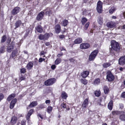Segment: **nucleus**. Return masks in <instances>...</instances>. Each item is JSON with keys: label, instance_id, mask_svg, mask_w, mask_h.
<instances>
[{"label": "nucleus", "instance_id": "f257e3e1", "mask_svg": "<svg viewBox=\"0 0 125 125\" xmlns=\"http://www.w3.org/2000/svg\"><path fill=\"white\" fill-rule=\"evenodd\" d=\"M111 45V47H110V51L111 53H113L114 52V50L118 51L120 50V47L119 44L115 41H112Z\"/></svg>", "mask_w": 125, "mask_h": 125}, {"label": "nucleus", "instance_id": "f03ea898", "mask_svg": "<svg viewBox=\"0 0 125 125\" xmlns=\"http://www.w3.org/2000/svg\"><path fill=\"white\" fill-rule=\"evenodd\" d=\"M97 50H96L93 51L90 55L89 57V60L90 61L94 60L98 53Z\"/></svg>", "mask_w": 125, "mask_h": 125}, {"label": "nucleus", "instance_id": "7ed1b4c3", "mask_svg": "<svg viewBox=\"0 0 125 125\" xmlns=\"http://www.w3.org/2000/svg\"><path fill=\"white\" fill-rule=\"evenodd\" d=\"M107 79L108 81L110 82L113 80L114 79V77L111 73V72L108 71L107 73Z\"/></svg>", "mask_w": 125, "mask_h": 125}, {"label": "nucleus", "instance_id": "20e7f679", "mask_svg": "<svg viewBox=\"0 0 125 125\" xmlns=\"http://www.w3.org/2000/svg\"><path fill=\"white\" fill-rule=\"evenodd\" d=\"M55 82V78L49 79L45 82V85L46 86L51 85L54 83Z\"/></svg>", "mask_w": 125, "mask_h": 125}, {"label": "nucleus", "instance_id": "39448f33", "mask_svg": "<svg viewBox=\"0 0 125 125\" xmlns=\"http://www.w3.org/2000/svg\"><path fill=\"white\" fill-rule=\"evenodd\" d=\"M97 10L98 12L100 13H101L102 11V3L100 0L97 3Z\"/></svg>", "mask_w": 125, "mask_h": 125}, {"label": "nucleus", "instance_id": "423d86ee", "mask_svg": "<svg viewBox=\"0 0 125 125\" xmlns=\"http://www.w3.org/2000/svg\"><path fill=\"white\" fill-rule=\"evenodd\" d=\"M50 36V34L49 33H47L44 35L41 34L39 36V38L41 40H47Z\"/></svg>", "mask_w": 125, "mask_h": 125}, {"label": "nucleus", "instance_id": "0eeeda50", "mask_svg": "<svg viewBox=\"0 0 125 125\" xmlns=\"http://www.w3.org/2000/svg\"><path fill=\"white\" fill-rule=\"evenodd\" d=\"M90 47L89 44L87 43H82L80 45V48L81 49H86Z\"/></svg>", "mask_w": 125, "mask_h": 125}, {"label": "nucleus", "instance_id": "6e6552de", "mask_svg": "<svg viewBox=\"0 0 125 125\" xmlns=\"http://www.w3.org/2000/svg\"><path fill=\"white\" fill-rule=\"evenodd\" d=\"M20 9V8L19 7H15L11 11V14L13 15H16L19 12Z\"/></svg>", "mask_w": 125, "mask_h": 125}, {"label": "nucleus", "instance_id": "1a4fd4ad", "mask_svg": "<svg viewBox=\"0 0 125 125\" xmlns=\"http://www.w3.org/2000/svg\"><path fill=\"white\" fill-rule=\"evenodd\" d=\"M14 48V44L12 43L11 44L8 45L7 49V51L8 52H10Z\"/></svg>", "mask_w": 125, "mask_h": 125}, {"label": "nucleus", "instance_id": "9d476101", "mask_svg": "<svg viewBox=\"0 0 125 125\" xmlns=\"http://www.w3.org/2000/svg\"><path fill=\"white\" fill-rule=\"evenodd\" d=\"M116 25L115 23L113 21H111L108 22L107 24V27L109 28H112L114 27Z\"/></svg>", "mask_w": 125, "mask_h": 125}, {"label": "nucleus", "instance_id": "9b49d317", "mask_svg": "<svg viewBox=\"0 0 125 125\" xmlns=\"http://www.w3.org/2000/svg\"><path fill=\"white\" fill-rule=\"evenodd\" d=\"M119 63L121 65H123L125 63V55L120 58L119 60Z\"/></svg>", "mask_w": 125, "mask_h": 125}, {"label": "nucleus", "instance_id": "f8f14e48", "mask_svg": "<svg viewBox=\"0 0 125 125\" xmlns=\"http://www.w3.org/2000/svg\"><path fill=\"white\" fill-rule=\"evenodd\" d=\"M54 28L56 33H60L61 31V27L60 25H56L55 26Z\"/></svg>", "mask_w": 125, "mask_h": 125}, {"label": "nucleus", "instance_id": "ddd939ff", "mask_svg": "<svg viewBox=\"0 0 125 125\" xmlns=\"http://www.w3.org/2000/svg\"><path fill=\"white\" fill-rule=\"evenodd\" d=\"M44 14V12L43 11H41L37 15V19L38 21H40L42 19L43 16Z\"/></svg>", "mask_w": 125, "mask_h": 125}, {"label": "nucleus", "instance_id": "4468645a", "mask_svg": "<svg viewBox=\"0 0 125 125\" xmlns=\"http://www.w3.org/2000/svg\"><path fill=\"white\" fill-rule=\"evenodd\" d=\"M88 99L87 98L84 100L82 105V106L83 108H86L88 106Z\"/></svg>", "mask_w": 125, "mask_h": 125}, {"label": "nucleus", "instance_id": "2eb2a0df", "mask_svg": "<svg viewBox=\"0 0 125 125\" xmlns=\"http://www.w3.org/2000/svg\"><path fill=\"white\" fill-rule=\"evenodd\" d=\"M17 101V99L15 98L11 101L10 106V108L12 109L13 108Z\"/></svg>", "mask_w": 125, "mask_h": 125}, {"label": "nucleus", "instance_id": "dca6fc26", "mask_svg": "<svg viewBox=\"0 0 125 125\" xmlns=\"http://www.w3.org/2000/svg\"><path fill=\"white\" fill-rule=\"evenodd\" d=\"M17 120V118L15 116H13L12 118L10 121V123L12 125H13L16 123Z\"/></svg>", "mask_w": 125, "mask_h": 125}, {"label": "nucleus", "instance_id": "f3484780", "mask_svg": "<svg viewBox=\"0 0 125 125\" xmlns=\"http://www.w3.org/2000/svg\"><path fill=\"white\" fill-rule=\"evenodd\" d=\"M46 11L45 14H46L48 15V16H50L52 14V8H48L45 10Z\"/></svg>", "mask_w": 125, "mask_h": 125}, {"label": "nucleus", "instance_id": "a211bd4d", "mask_svg": "<svg viewBox=\"0 0 125 125\" xmlns=\"http://www.w3.org/2000/svg\"><path fill=\"white\" fill-rule=\"evenodd\" d=\"M89 72L88 71L83 72L81 73V76L83 78H85L89 74Z\"/></svg>", "mask_w": 125, "mask_h": 125}, {"label": "nucleus", "instance_id": "6ab92c4d", "mask_svg": "<svg viewBox=\"0 0 125 125\" xmlns=\"http://www.w3.org/2000/svg\"><path fill=\"white\" fill-rule=\"evenodd\" d=\"M33 63V62H30L26 66L27 69L30 70L32 67Z\"/></svg>", "mask_w": 125, "mask_h": 125}, {"label": "nucleus", "instance_id": "aec40b11", "mask_svg": "<svg viewBox=\"0 0 125 125\" xmlns=\"http://www.w3.org/2000/svg\"><path fill=\"white\" fill-rule=\"evenodd\" d=\"M120 114L119 117L120 119L122 121H125V112H122Z\"/></svg>", "mask_w": 125, "mask_h": 125}, {"label": "nucleus", "instance_id": "412c9836", "mask_svg": "<svg viewBox=\"0 0 125 125\" xmlns=\"http://www.w3.org/2000/svg\"><path fill=\"white\" fill-rule=\"evenodd\" d=\"M35 29L39 33L42 32L43 31V29L42 27L40 25H38L35 27Z\"/></svg>", "mask_w": 125, "mask_h": 125}, {"label": "nucleus", "instance_id": "4be33fe9", "mask_svg": "<svg viewBox=\"0 0 125 125\" xmlns=\"http://www.w3.org/2000/svg\"><path fill=\"white\" fill-rule=\"evenodd\" d=\"M82 42V39L81 38H78L76 39L74 41L75 44H79Z\"/></svg>", "mask_w": 125, "mask_h": 125}, {"label": "nucleus", "instance_id": "5701e85b", "mask_svg": "<svg viewBox=\"0 0 125 125\" xmlns=\"http://www.w3.org/2000/svg\"><path fill=\"white\" fill-rule=\"evenodd\" d=\"M33 112V110L32 109L30 110L29 111L26 116V119L27 120L29 119L30 116L32 114Z\"/></svg>", "mask_w": 125, "mask_h": 125}, {"label": "nucleus", "instance_id": "b1692460", "mask_svg": "<svg viewBox=\"0 0 125 125\" xmlns=\"http://www.w3.org/2000/svg\"><path fill=\"white\" fill-rule=\"evenodd\" d=\"M15 94H12L10 95L7 98V100L9 101H10L15 96Z\"/></svg>", "mask_w": 125, "mask_h": 125}, {"label": "nucleus", "instance_id": "393cba45", "mask_svg": "<svg viewBox=\"0 0 125 125\" xmlns=\"http://www.w3.org/2000/svg\"><path fill=\"white\" fill-rule=\"evenodd\" d=\"M21 24V21H17L15 24V29L18 27Z\"/></svg>", "mask_w": 125, "mask_h": 125}, {"label": "nucleus", "instance_id": "a878e982", "mask_svg": "<svg viewBox=\"0 0 125 125\" xmlns=\"http://www.w3.org/2000/svg\"><path fill=\"white\" fill-rule=\"evenodd\" d=\"M113 106V102L112 101H111L108 104V109L110 110H112Z\"/></svg>", "mask_w": 125, "mask_h": 125}, {"label": "nucleus", "instance_id": "bb28decb", "mask_svg": "<svg viewBox=\"0 0 125 125\" xmlns=\"http://www.w3.org/2000/svg\"><path fill=\"white\" fill-rule=\"evenodd\" d=\"M111 65V64L109 62L104 63L102 65L103 67L104 68H106L110 66Z\"/></svg>", "mask_w": 125, "mask_h": 125}, {"label": "nucleus", "instance_id": "cd10ccee", "mask_svg": "<svg viewBox=\"0 0 125 125\" xmlns=\"http://www.w3.org/2000/svg\"><path fill=\"white\" fill-rule=\"evenodd\" d=\"M38 104L37 101H33L31 102L29 106L31 107H32L36 106Z\"/></svg>", "mask_w": 125, "mask_h": 125}, {"label": "nucleus", "instance_id": "c85d7f7f", "mask_svg": "<svg viewBox=\"0 0 125 125\" xmlns=\"http://www.w3.org/2000/svg\"><path fill=\"white\" fill-rule=\"evenodd\" d=\"M98 23L100 25H102L103 23V18L101 17H99L98 20Z\"/></svg>", "mask_w": 125, "mask_h": 125}, {"label": "nucleus", "instance_id": "c756f323", "mask_svg": "<svg viewBox=\"0 0 125 125\" xmlns=\"http://www.w3.org/2000/svg\"><path fill=\"white\" fill-rule=\"evenodd\" d=\"M104 93L105 94H107L109 92V89L108 87L106 86H104Z\"/></svg>", "mask_w": 125, "mask_h": 125}, {"label": "nucleus", "instance_id": "7c9ffc66", "mask_svg": "<svg viewBox=\"0 0 125 125\" xmlns=\"http://www.w3.org/2000/svg\"><path fill=\"white\" fill-rule=\"evenodd\" d=\"M62 60L60 58L57 59L55 61V64L56 65H58L61 62Z\"/></svg>", "mask_w": 125, "mask_h": 125}, {"label": "nucleus", "instance_id": "2f4dec72", "mask_svg": "<svg viewBox=\"0 0 125 125\" xmlns=\"http://www.w3.org/2000/svg\"><path fill=\"white\" fill-rule=\"evenodd\" d=\"M61 96L62 98L64 99H66L67 97V94L64 92H62Z\"/></svg>", "mask_w": 125, "mask_h": 125}, {"label": "nucleus", "instance_id": "473e14b6", "mask_svg": "<svg viewBox=\"0 0 125 125\" xmlns=\"http://www.w3.org/2000/svg\"><path fill=\"white\" fill-rule=\"evenodd\" d=\"M5 47L4 46H2L0 48V53H3L5 52Z\"/></svg>", "mask_w": 125, "mask_h": 125}, {"label": "nucleus", "instance_id": "72a5a7b5", "mask_svg": "<svg viewBox=\"0 0 125 125\" xmlns=\"http://www.w3.org/2000/svg\"><path fill=\"white\" fill-rule=\"evenodd\" d=\"M100 80L99 78H97L94 80V84L96 85L100 83Z\"/></svg>", "mask_w": 125, "mask_h": 125}, {"label": "nucleus", "instance_id": "f704fd0d", "mask_svg": "<svg viewBox=\"0 0 125 125\" xmlns=\"http://www.w3.org/2000/svg\"><path fill=\"white\" fill-rule=\"evenodd\" d=\"M83 14L84 15H89L90 13V11L87 10H85L83 12Z\"/></svg>", "mask_w": 125, "mask_h": 125}, {"label": "nucleus", "instance_id": "c9c22d12", "mask_svg": "<svg viewBox=\"0 0 125 125\" xmlns=\"http://www.w3.org/2000/svg\"><path fill=\"white\" fill-rule=\"evenodd\" d=\"M94 94L96 96L99 97L101 94V92L100 90L96 91L94 92Z\"/></svg>", "mask_w": 125, "mask_h": 125}, {"label": "nucleus", "instance_id": "e433bc0d", "mask_svg": "<svg viewBox=\"0 0 125 125\" xmlns=\"http://www.w3.org/2000/svg\"><path fill=\"white\" fill-rule=\"evenodd\" d=\"M81 82L84 85H86L87 83V81L85 79H82L80 80Z\"/></svg>", "mask_w": 125, "mask_h": 125}, {"label": "nucleus", "instance_id": "4c0bfd02", "mask_svg": "<svg viewBox=\"0 0 125 125\" xmlns=\"http://www.w3.org/2000/svg\"><path fill=\"white\" fill-rule=\"evenodd\" d=\"M116 9L114 7H112L111 8L109 12L110 13H113V12Z\"/></svg>", "mask_w": 125, "mask_h": 125}, {"label": "nucleus", "instance_id": "58836bf2", "mask_svg": "<svg viewBox=\"0 0 125 125\" xmlns=\"http://www.w3.org/2000/svg\"><path fill=\"white\" fill-rule=\"evenodd\" d=\"M7 39V37L5 35L3 36L2 37L1 42V43H3Z\"/></svg>", "mask_w": 125, "mask_h": 125}, {"label": "nucleus", "instance_id": "ea45409f", "mask_svg": "<svg viewBox=\"0 0 125 125\" xmlns=\"http://www.w3.org/2000/svg\"><path fill=\"white\" fill-rule=\"evenodd\" d=\"M52 109V107L49 106L47 108V111L48 113H50L51 112Z\"/></svg>", "mask_w": 125, "mask_h": 125}, {"label": "nucleus", "instance_id": "a19ab883", "mask_svg": "<svg viewBox=\"0 0 125 125\" xmlns=\"http://www.w3.org/2000/svg\"><path fill=\"white\" fill-rule=\"evenodd\" d=\"M112 114L114 115H118L120 114V112L118 111H114L112 112Z\"/></svg>", "mask_w": 125, "mask_h": 125}, {"label": "nucleus", "instance_id": "79ce46f5", "mask_svg": "<svg viewBox=\"0 0 125 125\" xmlns=\"http://www.w3.org/2000/svg\"><path fill=\"white\" fill-rule=\"evenodd\" d=\"M87 21V19L85 18H83L82 19V20L81 21L82 24L83 25H84L85 22Z\"/></svg>", "mask_w": 125, "mask_h": 125}, {"label": "nucleus", "instance_id": "37998d69", "mask_svg": "<svg viewBox=\"0 0 125 125\" xmlns=\"http://www.w3.org/2000/svg\"><path fill=\"white\" fill-rule=\"evenodd\" d=\"M66 106V104L63 103L61 105V109L65 108Z\"/></svg>", "mask_w": 125, "mask_h": 125}, {"label": "nucleus", "instance_id": "c03bdc74", "mask_svg": "<svg viewBox=\"0 0 125 125\" xmlns=\"http://www.w3.org/2000/svg\"><path fill=\"white\" fill-rule=\"evenodd\" d=\"M89 24V22H87L85 25L84 28L85 30H86L87 29Z\"/></svg>", "mask_w": 125, "mask_h": 125}, {"label": "nucleus", "instance_id": "a18cd8bd", "mask_svg": "<svg viewBox=\"0 0 125 125\" xmlns=\"http://www.w3.org/2000/svg\"><path fill=\"white\" fill-rule=\"evenodd\" d=\"M16 54V52L15 51H13L12 53L11 57L12 58H13L15 56Z\"/></svg>", "mask_w": 125, "mask_h": 125}, {"label": "nucleus", "instance_id": "49530a36", "mask_svg": "<svg viewBox=\"0 0 125 125\" xmlns=\"http://www.w3.org/2000/svg\"><path fill=\"white\" fill-rule=\"evenodd\" d=\"M68 23V21L66 20H65L63 21V25L64 26H66L67 24Z\"/></svg>", "mask_w": 125, "mask_h": 125}, {"label": "nucleus", "instance_id": "de8ad7c7", "mask_svg": "<svg viewBox=\"0 0 125 125\" xmlns=\"http://www.w3.org/2000/svg\"><path fill=\"white\" fill-rule=\"evenodd\" d=\"M26 78L25 77V76H22L21 77H20V80L21 81L25 80L26 79Z\"/></svg>", "mask_w": 125, "mask_h": 125}, {"label": "nucleus", "instance_id": "09e8293b", "mask_svg": "<svg viewBox=\"0 0 125 125\" xmlns=\"http://www.w3.org/2000/svg\"><path fill=\"white\" fill-rule=\"evenodd\" d=\"M4 95L2 93L0 94V101L4 98Z\"/></svg>", "mask_w": 125, "mask_h": 125}, {"label": "nucleus", "instance_id": "8fccbe9b", "mask_svg": "<svg viewBox=\"0 0 125 125\" xmlns=\"http://www.w3.org/2000/svg\"><path fill=\"white\" fill-rule=\"evenodd\" d=\"M26 72V69L23 68L21 70V72L22 73H24Z\"/></svg>", "mask_w": 125, "mask_h": 125}, {"label": "nucleus", "instance_id": "3c124183", "mask_svg": "<svg viewBox=\"0 0 125 125\" xmlns=\"http://www.w3.org/2000/svg\"><path fill=\"white\" fill-rule=\"evenodd\" d=\"M69 60L71 62H76L75 60L72 58H70Z\"/></svg>", "mask_w": 125, "mask_h": 125}, {"label": "nucleus", "instance_id": "603ef678", "mask_svg": "<svg viewBox=\"0 0 125 125\" xmlns=\"http://www.w3.org/2000/svg\"><path fill=\"white\" fill-rule=\"evenodd\" d=\"M56 66L54 64L52 65L51 66V68L52 69L54 70L56 68Z\"/></svg>", "mask_w": 125, "mask_h": 125}, {"label": "nucleus", "instance_id": "864d4df0", "mask_svg": "<svg viewBox=\"0 0 125 125\" xmlns=\"http://www.w3.org/2000/svg\"><path fill=\"white\" fill-rule=\"evenodd\" d=\"M64 36L63 35H61L59 36V38L60 39H62L64 37Z\"/></svg>", "mask_w": 125, "mask_h": 125}, {"label": "nucleus", "instance_id": "5fc2aeb1", "mask_svg": "<svg viewBox=\"0 0 125 125\" xmlns=\"http://www.w3.org/2000/svg\"><path fill=\"white\" fill-rule=\"evenodd\" d=\"M121 96L123 98H125V92L122 93Z\"/></svg>", "mask_w": 125, "mask_h": 125}, {"label": "nucleus", "instance_id": "6e6d98bb", "mask_svg": "<svg viewBox=\"0 0 125 125\" xmlns=\"http://www.w3.org/2000/svg\"><path fill=\"white\" fill-rule=\"evenodd\" d=\"M63 55V54L62 53L60 54H58L57 55V56L59 58V57H60L61 56H62Z\"/></svg>", "mask_w": 125, "mask_h": 125}, {"label": "nucleus", "instance_id": "4d7b16f0", "mask_svg": "<svg viewBox=\"0 0 125 125\" xmlns=\"http://www.w3.org/2000/svg\"><path fill=\"white\" fill-rule=\"evenodd\" d=\"M21 125H25V121H22Z\"/></svg>", "mask_w": 125, "mask_h": 125}, {"label": "nucleus", "instance_id": "13d9d810", "mask_svg": "<svg viewBox=\"0 0 125 125\" xmlns=\"http://www.w3.org/2000/svg\"><path fill=\"white\" fill-rule=\"evenodd\" d=\"M46 53V52H45L44 51H42L40 53V55H43L44 54H45Z\"/></svg>", "mask_w": 125, "mask_h": 125}, {"label": "nucleus", "instance_id": "bf43d9fd", "mask_svg": "<svg viewBox=\"0 0 125 125\" xmlns=\"http://www.w3.org/2000/svg\"><path fill=\"white\" fill-rule=\"evenodd\" d=\"M120 108L121 109H122L123 107L124 106L123 104H119Z\"/></svg>", "mask_w": 125, "mask_h": 125}, {"label": "nucleus", "instance_id": "052dcab7", "mask_svg": "<svg viewBox=\"0 0 125 125\" xmlns=\"http://www.w3.org/2000/svg\"><path fill=\"white\" fill-rule=\"evenodd\" d=\"M43 61L42 58H40L39 60V62H41Z\"/></svg>", "mask_w": 125, "mask_h": 125}, {"label": "nucleus", "instance_id": "680f3d73", "mask_svg": "<svg viewBox=\"0 0 125 125\" xmlns=\"http://www.w3.org/2000/svg\"><path fill=\"white\" fill-rule=\"evenodd\" d=\"M45 44L46 46H48L50 45V43L49 42H47L45 43Z\"/></svg>", "mask_w": 125, "mask_h": 125}, {"label": "nucleus", "instance_id": "e2e57ef3", "mask_svg": "<svg viewBox=\"0 0 125 125\" xmlns=\"http://www.w3.org/2000/svg\"><path fill=\"white\" fill-rule=\"evenodd\" d=\"M50 102V100H47L45 101V103L46 104H49Z\"/></svg>", "mask_w": 125, "mask_h": 125}, {"label": "nucleus", "instance_id": "0e129e2a", "mask_svg": "<svg viewBox=\"0 0 125 125\" xmlns=\"http://www.w3.org/2000/svg\"><path fill=\"white\" fill-rule=\"evenodd\" d=\"M38 115L39 116V117H40V118L41 119H43V117H42V115H41L40 114H39Z\"/></svg>", "mask_w": 125, "mask_h": 125}, {"label": "nucleus", "instance_id": "69168bd1", "mask_svg": "<svg viewBox=\"0 0 125 125\" xmlns=\"http://www.w3.org/2000/svg\"><path fill=\"white\" fill-rule=\"evenodd\" d=\"M40 107L41 108H44V106L42 105H41L40 106Z\"/></svg>", "mask_w": 125, "mask_h": 125}, {"label": "nucleus", "instance_id": "338daca9", "mask_svg": "<svg viewBox=\"0 0 125 125\" xmlns=\"http://www.w3.org/2000/svg\"><path fill=\"white\" fill-rule=\"evenodd\" d=\"M124 69V68H122V67H121V68H120V70L121 71H123Z\"/></svg>", "mask_w": 125, "mask_h": 125}, {"label": "nucleus", "instance_id": "774afa93", "mask_svg": "<svg viewBox=\"0 0 125 125\" xmlns=\"http://www.w3.org/2000/svg\"><path fill=\"white\" fill-rule=\"evenodd\" d=\"M112 17L113 19H115L116 18V17L115 16H113Z\"/></svg>", "mask_w": 125, "mask_h": 125}]
</instances>
